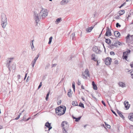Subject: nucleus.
Here are the masks:
<instances>
[{
	"label": "nucleus",
	"instance_id": "nucleus-1",
	"mask_svg": "<svg viewBox=\"0 0 133 133\" xmlns=\"http://www.w3.org/2000/svg\"><path fill=\"white\" fill-rule=\"evenodd\" d=\"M66 110V107L65 106H60L55 109L56 114L59 116L64 114Z\"/></svg>",
	"mask_w": 133,
	"mask_h": 133
},
{
	"label": "nucleus",
	"instance_id": "nucleus-2",
	"mask_svg": "<svg viewBox=\"0 0 133 133\" xmlns=\"http://www.w3.org/2000/svg\"><path fill=\"white\" fill-rule=\"evenodd\" d=\"M2 24V28H4L7 24V18L6 15L4 13H2L1 15Z\"/></svg>",
	"mask_w": 133,
	"mask_h": 133
},
{
	"label": "nucleus",
	"instance_id": "nucleus-3",
	"mask_svg": "<svg viewBox=\"0 0 133 133\" xmlns=\"http://www.w3.org/2000/svg\"><path fill=\"white\" fill-rule=\"evenodd\" d=\"M48 12L46 9L42 8V10L40 11L39 15L41 16L42 18L43 19L48 15Z\"/></svg>",
	"mask_w": 133,
	"mask_h": 133
},
{
	"label": "nucleus",
	"instance_id": "nucleus-4",
	"mask_svg": "<svg viewBox=\"0 0 133 133\" xmlns=\"http://www.w3.org/2000/svg\"><path fill=\"white\" fill-rule=\"evenodd\" d=\"M41 17L39 14L38 13H37L36 11H35L34 12V19L35 20L36 24L37 25L38 22L39 21L40 19H41Z\"/></svg>",
	"mask_w": 133,
	"mask_h": 133
},
{
	"label": "nucleus",
	"instance_id": "nucleus-5",
	"mask_svg": "<svg viewBox=\"0 0 133 133\" xmlns=\"http://www.w3.org/2000/svg\"><path fill=\"white\" fill-rule=\"evenodd\" d=\"M111 58L109 57L106 58L104 61L105 64L107 65H110L111 61Z\"/></svg>",
	"mask_w": 133,
	"mask_h": 133
},
{
	"label": "nucleus",
	"instance_id": "nucleus-6",
	"mask_svg": "<svg viewBox=\"0 0 133 133\" xmlns=\"http://www.w3.org/2000/svg\"><path fill=\"white\" fill-rule=\"evenodd\" d=\"M106 30V32L105 34V36H111L112 35L111 32L109 27H107Z\"/></svg>",
	"mask_w": 133,
	"mask_h": 133
},
{
	"label": "nucleus",
	"instance_id": "nucleus-7",
	"mask_svg": "<svg viewBox=\"0 0 133 133\" xmlns=\"http://www.w3.org/2000/svg\"><path fill=\"white\" fill-rule=\"evenodd\" d=\"M92 49L93 51L96 53H98L101 52V51L96 46L93 47Z\"/></svg>",
	"mask_w": 133,
	"mask_h": 133
},
{
	"label": "nucleus",
	"instance_id": "nucleus-8",
	"mask_svg": "<svg viewBox=\"0 0 133 133\" xmlns=\"http://www.w3.org/2000/svg\"><path fill=\"white\" fill-rule=\"evenodd\" d=\"M39 54H38L37 56L35 57L34 60L32 62V65L33 67H34L36 61L39 57Z\"/></svg>",
	"mask_w": 133,
	"mask_h": 133
},
{
	"label": "nucleus",
	"instance_id": "nucleus-9",
	"mask_svg": "<svg viewBox=\"0 0 133 133\" xmlns=\"http://www.w3.org/2000/svg\"><path fill=\"white\" fill-rule=\"evenodd\" d=\"M114 35L117 38L120 37V33L117 31L114 32Z\"/></svg>",
	"mask_w": 133,
	"mask_h": 133
},
{
	"label": "nucleus",
	"instance_id": "nucleus-10",
	"mask_svg": "<svg viewBox=\"0 0 133 133\" xmlns=\"http://www.w3.org/2000/svg\"><path fill=\"white\" fill-rule=\"evenodd\" d=\"M45 126L48 128V130L51 129L52 127L51 126V123H49V122H46L45 124Z\"/></svg>",
	"mask_w": 133,
	"mask_h": 133
},
{
	"label": "nucleus",
	"instance_id": "nucleus-11",
	"mask_svg": "<svg viewBox=\"0 0 133 133\" xmlns=\"http://www.w3.org/2000/svg\"><path fill=\"white\" fill-rule=\"evenodd\" d=\"M128 103V101H126L124 102L125 107L126 108L127 110L130 107V104H129Z\"/></svg>",
	"mask_w": 133,
	"mask_h": 133
},
{
	"label": "nucleus",
	"instance_id": "nucleus-12",
	"mask_svg": "<svg viewBox=\"0 0 133 133\" xmlns=\"http://www.w3.org/2000/svg\"><path fill=\"white\" fill-rule=\"evenodd\" d=\"M68 2V0H62L61 2V5H65Z\"/></svg>",
	"mask_w": 133,
	"mask_h": 133
},
{
	"label": "nucleus",
	"instance_id": "nucleus-13",
	"mask_svg": "<svg viewBox=\"0 0 133 133\" xmlns=\"http://www.w3.org/2000/svg\"><path fill=\"white\" fill-rule=\"evenodd\" d=\"M105 39V42L108 44H110L111 43V41L109 38H106L105 37L104 38Z\"/></svg>",
	"mask_w": 133,
	"mask_h": 133
},
{
	"label": "nucleus",
	"instance_id": "nucleus-14",
	"mask_svg": "<svg viewBox=\"0 0 133 133\" xmlns=\"http://www.w3.org/2000/svg\"><path fill=\"white\" fill-rule=\"evenodd\" d=\"M81 117H82V116H80L78 118H76V117H74V116H72V118L73 119H75V121L76 122H78L79 121V120H80V119H81Z\"/></svg>",
	"mask_w": 133,
	"mask_h": 133
},
{
	"label": "nucleus",
	"instance_id": "nucleus-15",
	"mask_svg": "<svg viewBox=\"0 0 133 133\" xmlns=\"http://www.w3.org/2000/svg\"><path fill=\"white\" fill-rule=\"evenodd\" d=\"M92 85L93 87V88L95 90H97V87L96 85L95 84L94 81H92Z\"/></svg>",
	"mask_w": 133,
	"mask_h": 133
},
{
	"label": "nucleus",
	"instance_id": "nucleus-16",
	"mask_svg": "<svg viewBox=\"0 0 133 133\" xmlns=\"http://www.w3.org/2000/svg\"><path fill=\"white\" fill-rule=\"evenodd\" d=\"M128 118L130 120L133 121V113L130 114L129 115Z\"/></svg>",
	"mask_w": 133,
	"mask_h": 133
},
{
	"label": "nucleus",
	"instance_id": "nucleus-17",
	"mask_svg": "<svg viewBox=\"0 0 133 133\" xmlns=\"http://www.w3.org/2000/svg\"><path fill=\"white\" fill-rule=\"evenodd\" d=\"M117 113L123 119H124V117L123 115L122 114V112L121 111H119L118 110H117Z\"/></svg>",
	"mask_w": 133,
	"mask_h": 133
},
{
	"label": "nucleus",
	"instance_id": "nucleus-18",
	"mask_svg": "<svg viewBox=\"0 0 133 133\" xmlns=\"http://www.w3.org/2000/svg\"><path fill=\"white\" fill-rule=\"evenodd\" d=\"M130 52L131 50L130 49H128L127 51L123 52V55H128V54L130 53Z\"/></svg>",
	"mask_w": 133,
	"mask_h": 133
},
{
	"label": "nucleus",
	"instance_id": "nucleus-19",
	"mask_svg": "<svg viewBox=\"0 0 133 133\" xmlns=\"http://www.w3.org/2000/svg\"><path fill=\"white\" fill-rule=\"evenodd\" d=\"M94 27H92V26H91L90 27H89V28H87L86 29V31L87 32H90L92 30V29Z\"/></svg>",
	"mask_w": 133,
	"mask_h": 133
},
{
	"label": "nucleus",
	"instance_id": "nucleus-20",
	"mask_svg": "<svg viewBox=\"0 0 133 133\" xmlns=\"http://www.w3.org/2000/svg\"><path fill=\"white\" fill-rule=\"evenodd\" d=\"M83 73L85 74L86 75H88V76L89 77L90 76V74L89 72V71L87 69H86L85 70L84 73Z\"/></svg>",
	"mask_w": 133,
	"mask_h": 133
},
{
	"label": "nucleus",
	"instance_id": "nucleus-21",
	"mask_svg": "<svg viewBox=\"0 0 133 133\" xmlns=\"http://www.w3.org/2000/svg\"><path fill=\"white\" fill-rule=\"evenodd\" d=\"M119 85L120 86L122 87H125V84L122 82H119Z\"/></svg>",
	"mask_w": 133,
	"mask_h": 133
},
{
	"label": "nucleus",
	"instance_id": "nucleus-22",
	"mask_svg": "<svg viewBox=\"0 0 133 133\" xmlns=\"http://www.w3.org/2000/svg\"><path fill=\"white\" fill-rule=\"evenodd\" d=\"M119 16L122 15L125 12V11L124 10H122L121 11H119Z\"/></svg>",
	"mask_w": 133,
	"mask_h": 133
},
{
	"label": "nucleus",
	"instance_id": "nucleus-23",
	"mask_svg": "<svg viewBox=\"0 0 133 133\" xmlns=\"http://www.w3.org/2000/svg\"><path fill=\"white\" fill-rule=\"evenodd\" d=\"M72 104L74 106H78L77 102L76 101H73L72 102Z\"/></svg>",
	"mask_w": 133,
	"mask_h": 133
},
{
	"label": "nucleus",
	"instance_id": "nucleus-24",
	"mask_svg": "<svg viewBox=\"0 0 133 133\" xmlns=\"http://www.w3.org/2000/svg\"><path fill=\"white\" fill-rule=\"evenodd\" d=\"M62 21V18H58L57 19L56 21H55L56 23L57 24L61 22V21Z\"/></svg>",
	"mask_w": 133,
	"mask_h": 133
},
{
	"label": "nucleus",
	"instance_id": "nucleus-25",
	"mask_svg": "<svg viewBox=\"0 0 133 133\" xmlns=\"http://www.w3.org/2000/svg\"><path fill=\"white\" fill-rule=\"evenodd\" d=\"M68 123L66 121H64L62 122L61 125L62 127H63L66 124L67 125Z\"/></svg>",
	"mask_w": 133,
	"mask_h": 133
},
{
	"label": "nucleus",
	"instance_id": "nucleus-26",
	"mask_svg": "<svg viewBox=\"0 0 133 133\" xmlns=\"http://www.w3.org/2000/svg\"><path fill=\"white\" fill-rule=\"evenodd\" d=\"M11 61L10 60H8L6 64V66L7 67H9L10 66V63L11 62Z\"/></svg>",
	"mask_w": 133,
	"mask_h": 133
},
{
	"label": "nucleus",
	"instance_id": "nucleus-27",
	"mask_svg": "<svg viewBox=\"0 0 133 133\" xmlns=\"http://www.w3.org/2000/svg\"><path fill=\"white\" fill-rule=\"evenodd\" d=\"M82 76H83V78L84 79H86L87 78V77L88 76V75H86L85 74H84L83 73H82Z\"/></svg>",
	"mask_w": 133,
	"mask_h": 133
},
{
	"label": "nucleus",
	"instance_id": "nucleus-28",
	"mask_svg": "<svg viewBox=\"0 0 133 133\" xmlns=\"http://www.w3.org/2000/svg\"><path fill=\"white\" fill-rule=\"evenodd\" d=\"M75 83L74 82H73L72 83V87L74 91H75Z\"/></svg>",
	"mask_w": 133,
	"mask_h": 133
},
{
	"label": "nucleus",
	"instance_id": "nucleus-29",
	"mask_svg": "<svg viewBox=\"0 0 133 133\" xmlns=\"http://www.w3.org/2000/svg\"><path fill=\"white\" fill-rule=\"evenodd\" d=\"M78 106L80 107H81L82 108H84V104L82 103H81V102H80L79 104V105H78Z\"/></svg>",
	"mask_w": 133,
	"mask_h": 133
},
{
	"label": "nucleus",
	"instance_id": "nucleus-30",
	"mask_svg": "<svg viewBox=\"0 0 133 133\" xmlns=\"http://www.w3.org/2000/svg\"><path fill=\"white\" fill-rule=\"evenodd\" d=\"M52 36L50 37L49 38V42H48V44H51V42L52 40Z\"/></svg>",
	"mask_w": 133,
	"mask_h": 133
},
{
	"label": "nucleus",
	"instance_id": "nucleus-31",
	"mask_svg": "<svg viewBox=\"0 0 133 133\" xmlns=\"http://www.w3.org/2000/svg\"><path fill=\"white\" fill-rule=\"evenodd\" d=\"M117 43V41H116L115 42H113L112 43V44L114 45V46H115L116 47H117L118 46Z\"/></svg>",
	"mask_w": 133,
	"mask_h": 133
},
{
	"label": "nucleus",
	"instance_id": "nucleus-32",
	"mask_svg": "<svg viewBox=\"0 0 133 133\" xmlns=\"http://www.w3.org/2000/svg\"><path fill=\"white\" fill-rule=\"evenodd\" d=\"M123 58L125 59L126 60H127V59L128 58V56L126 55H123Z\"/></svg>",
	"mask_w": 133,
	"mask_h": 133
},
{
	"label": "nucleus",
	"instance_id": "nucleus-33",
	"mask_svg": "<svg viewBox=\"0 0 133 133\" xmlns=\"http://www.w3.org/2000/svg\"><path fill=\"white\" fill-rule=\"evenodd\" d=\"M75 33L74 32L73 33H72L71 35V37H72V40H74V37L75 36Z\"/></svg>",
	"mask_w": 133,
	"mask_h": 133
},
{
	"label": "nucleus",
	"instance_id": "nucleus-34",
	"mask_svg": "<svg viewBox=\"0 0 133 133\" xmlns=\"http://www.w3.org/2000/svg\"><path fill=\"white\" fill-rule=\"evenodd\" d=\"M130 35L129 34H128L127 36L126 37V40L127 41L129 40L130 39Z\"/></svg>",
	"mask_w": 133,
	"mask_h": 133
},
{
	"label": "nucleus",
	"instance_id": "nucleus-35",
	"mask_svg": "<svg viewBox=\"0 0 133 133\" xmlns=\"http://www.w3.org/2000/svg\"><path fill=\"white\" fill-rule=\"evenodd\" d=\"M91 57H92V59L94 60L95 58V54H92L91 55Z\"/></svg>",
	"mask_w": 133,
	"mask_h": 133
},
{
	"label": "nucleus",
	"instance_id": "nucleus-36",
	"mask_svg": "<svg viewBox=\"0 0 133 133\" xmlns=\"http://www.w3.org/2000/svg\"><path fill=\"white\" fill-rule=\"evenodd\" d=\"M105 123V126H106L107 128H109V129H110V125L108 124H106V123L105 122H104Z\"/></svg>",
	"mask_w": 133,
	"mask_h": 133
},
{
	"label": "nucleus",
	"instance_id": "nucleus-37",
	"mask_svg": "<svg viewBox=\"0 0 133 133\" xmlns=\"http://www.w3.org/2000/svg\"><path fill=\"white\" fill-rule=\"evenodd\" d=\"M67 95L69 97H71L72 95L71 92H68L67 93Z\"/></svg>",
	"mask_w": 133,
	"mask_h": 133
},
{
	"label": "nucleus",
	"instance_id": "nucleus-38",
	"mask_svg": "<svg viewBox=\"0 0 133 133\" xmlns=\"http://www.w3.org/2000/svg\"><path fill=\"white\" fill-rule=\"evenodd\" d=\"M49 92L48 93L46 94V96L45 98V99L46 101L48 99V97H49Z\"/></svg>",
	"mask_w": 133,
	"mask_h": 133
},
{
	"label": "nucleus",
	"instance_id": "nucleus-39",
	"mask_svg": "<svg viewBox=\"0 0 133 133\" xmlns=\"http://www.w3.org/2000/svg\"><path fill=\"white\" fill-rule=\"evenodd\" d=\"M116 26L117 28L120 27L121 26V25L118 23H117L116 24Z\"/></svg>",
	"mask_w": 133,
	"mask_h": 133
},
{
	"label": "nucleus",
	"instance_id": "nucleus-40",
	"mask_svg": "<svg viewBox=\"0 0 133 133\" xmlns=\"http://www.w3.org/2000/svg\"><path fill=\"white\" fill-rule=\"evenodd\" d=\"M34 41V40H33L32 41H31V42H31V44H31V48L32 49L34 47V46L33 42Z\"/></svg>",
	"mask_w": 133,
	"mask_h": 133
},
{
	"label": "nucleus",
	"instance_id": "nucleus-41",
	"mask_svg": "<svg viewBox=\"0 0 133 133\" xmlns=\"http://www.w3.org/2000/svg\"><path fill=\"white\" fill-rule=\"evenodd\" d=\"M126 4V2H125L124 3H123L119 7V8H121L122 7L124 6Z\"/></svg>",
	"mask_w": 133,
	"mask_h": 133
},
{
	"label": "nucleus",
	"instance_id": "nucleus-42",
	"mask_svg": "<svg viewBox=\"0 0 133 133\" xmlns=\"http://www.w3.org/2000/svg\"><path fill=\"white\" fill-rule=\"evenodd\" d=\"M42 82H41L39 84L38 87V89H39V88H41V87L42 86Z\"/></svg>",
	"mask_w": 133,
	"mask_h": 133
},
{
	"label": "nucleus",
	"instance_id": "nucleus-43",
	"mask_svg": "<svg viewBox=\"0 0 133 133\" xmlns=\"http://www.w3.org/2000/svg\"><path fill=\"white\" fill-rule=\"evenodd\" d=\"M111 111L116 116H117V115L116 114V113L115 111H114L112 109H111Z\"/></svg>",
	"mask_w": 133,
	"mask_h": 133
},
{
	"label": "nucleus",
	"instance_id": "nucleus-44",
	"mask_svg": "<svg viewBox=\"0 0 133 133\" xmlns=\"http://www.w3.org/2000/svg\"><path fill=\"white\" fill-rule=\"evenodd\" d=\"M110 54L111 55L114 56L115 55V53L113 51H111L110 52Z\"/></svg>",
	"mask_w": 133,
	"mask_h": 133
},
{
	"label": "nucleus",
	"instance_id": "nucleus-45",
	"mask_svg": "<svg viewBox=\"0 0 133 133\" xmlns=\"http://www.w3.org/2000/svg\"><path fill=\"white\" fill-rule=\"evenodd\" d=\"M102 104L105 106H106V105L105 103V102L103 101H102V102H101Z\"/></svg>",
	"mask_w": 133,
	"mask_h": 133
},
{
	"label": "nucleus",
	"instance_id": "nucleus-46",
	"mask_svg": "<svg viewBox=\"0 0 133 133\" xmlns=\"http://www.w3.org/2000/svg\"><path fill=\"white\" fill-rule=\"evenodd\" d=\"M114 63L115 64H118V61L117 60H115L114 61Z\"/></svg>",
	"mask_w": 133,
	"mask_h": 133
},
{
	"label": "nucleus",
	"instance_id": "nucleus-47",
	"mask_svg": "<svg viewBox=\"0 0 133 133\" xmlns=\"http://www.w3.org/2000/svg\"><path fill=\"white\" fill-rule=\"evenodd\" d=\"M115 18L117 19H119L120 18V17H119V16H116L115 17Z\"/></svg>",
	"mask_w": 133,
	"mask_h": 133
},
{
	"label": "nucleus",
	"instance_id": "nucleus-48",
	"mask_svg": "<svg viewBox=\"0 0 133 133\" xmlns=\"http://www.w3.org/2000/svg\"><path fill=\"white\" fill-rule=\"evenodd\" d=\"M114 45L112 43V44L110 45V47L111 48H114Z\"/></svg>",
	"mask_w": 133,
	"mask_h": 133
},
{
	"label": "nucleus",
	"instance_id": "nucleus-49",
	"mask_svg": "<svg viewBox=\"0 0 133 133\" xmlns=\"http://www.w3.org/2000/svg\"><path fill=\"white\" fill-rule=\"evenodd\" d=\"M117 44H118L119 45H121V43L118 41H117Z\"/></svg>",
	"mask_w": 133,
	"mask_h": 133
},
{
	"label": "nucleus",
	"instance_id": "nucleus-50",
	"mask_svg": "<svg viewBox=\"0 0 133 133\" xmlns=\"http://www.w3.org/2000/svg\"><path fill=\"white\" fill-rule=\"evenodd\" d=\"M61 100H60V101H58L57 104L58 105H60L61 104Z\"/></svg>",
	"mask_w": 133,
	"mask_h": 133
},
{
	"label": "nucleus",
	"instance_id": "nucleus-51",
	"mask_svg": "<svg viewBox=\"0 0 133 133\" xmlns=\"http://www.w3.org/2000/svg\"><path fill=\"white\" fill-rule=\"evenodd\" d=\"M56 65H57V64H53L52 65V67H55V66H56Z\"/></svg>",
	"mask_w": 133,
	"mask_h": 133
},
{
	"label": "nucleus",
	"instance_id": "nucleus-52",
	"mask_svg": "<svg viewBox=\"0 0 133 133\" xmlns=\"http://www.w3.org/2000/svg\"><path fill=\"white\" fill-rule=\"evenodd\" d=\"M50 65V64H48L46 66H45V69H47L48 68V66H49Z\"/></svg>",
	"mask_w": 133,
	"mask_h": 133
},
{
	"label": "nucleus",
	"instance_id": "nucleus-53",
	"mask_svg": "<svg viewBox=\"0 0 133 133\" xmlns=\"http://www.w3.org/2000/svg\"><path fill=\"white\" fill-rule=\"evenodd\" d=\"M63 128L64 129V130L63 131V133H68L64 129V128Z\"/></svg>",
	"mask_w": 133,
	"mask_h": 133
},
{
	"label": "nucleus",
	"instance_id": "nucleus-54",
	"mask_svg": "<svg viewBox=\"0 0 133 133\" xmlns=\"http://www.w3.org/2000/svg\"><path fill=\"white\" fill-rule=\"evenodd\" d=\"M20 116H18L17 117H16L15 118V120H17L18 119H19V118L20 117Z\"/></svg>",
	"mask_w": 133,
	"mask_h": 133
},
{
	"label": "nucleus",
	"instance_id": "nucleus-55",
	"mask_svg": "<svg viewBox=\"0 0 133 133\" xmlns=\"http://www.w3.org/2000/svg\"><path fill=\"white\" fill-rule=\"evenodd\" d=\"M27 73L25 74V77L24 78V80H25V79H26V78L27 77Z\"/></svg>",
	"mask_w": 133,
	"mask_h": 133
},
{
	"label": "nucleus",
	"instance_id": "nucleus-56",
	"mask_svg": "<svg viewBox=\"0 0 133 133\" xmlns=\"http://www.w3.org/2000/svg\"><path fill=\"white\" fill-rule=\"evenodd\" d=\"M17 77L18 78V79H20L21 78V76L20 75H18L17 76Z\"/></svg>",
	"mask_w": 133,
	"mask_h": 133
},
{
	"label": "nucleus",
	"instance_id": "nucleus-57",
	"mask_svg": "<svg viewBox=\"0 0 133 133\" xmlns=\"http://www.w3.org/2000/svg\"><path fill=\"white\" fill-rule=\"evenodd\" d=\"M133 71V69H132L130 70H129L128 71V72H130V73H131V72H132Z\"/></svg>",
	"mask_w": 133,
	"mask_h": 133
},
{
	"label": "nucleus",
	"instance_id": "nucleus-58",
	"mask_svg": "<svg viewBox=\"0 0 133 133\" xmlns=\"http://www.w3.org/2000/svg\"><path fill=\"white\" fill-rule=\"evenodd\" d=\"M78 85H80L81 84V82L79 81V80H78Z\"/></svg>",
	"mask_w": 133,
	"mask_h": 133
},
{
	"label": "nucleus",
	"instance_id": "nucleus-59",
	"mask_svg": "<svg viewBox=\"0 0 133 133\" xmlns=\"http://www.w3.org/2000/svg\"><path fill=\"white\" fill-rule=\"evenodd\" d=\"M31 118V117H29L27 119H26L25 121H28L29 119H30Z\"/></svg>",
	"mask_w": 133,
	"mask_h": 133
},
{
	"label": "nucleus",
	"instance_id": "nucleus-60",
	"mask_svg": "<svg viewBox=\"0 0 133 133\" xmlns=\"http://www.w3.org/2000/svg\"><path fill=\"white\" fill-rule=\"evenodd\" d=\"M25 118H26V116H25V115L24 116H23V120L25 121V120L26 119Z\"/></svg>",
	"mask_w": 133,
	"mask_h": 133
},
{
	"label": "nucleus",
	"instance_id": "nucleus-61",
	"mask_svg": "<svg viewBox=\"0 0 133 133\" xmlns=\"http://www.w3.org/2000/svg\"><path fill=\"white\" fill-rule=\"evenodd\" d=\"M29 77L28 76L27 77V79H26V82H28V81H29V80H28V78H29Z\"/></svg>",
	"mask_w": 133,
	"mask_h": 133
},
{
	"label": "nucleus",
	"instance_id": "nucleus-62",
	"mask_svg": "<svg viewBox=\"0 0 133 133\" xmlns=\"http://www.w3.org/2000/svg\"><path fill=\"white\" fill-rule=\"evenodd\" d=\"M97 63L96 64V65L97 66L99 65V64L100 63V62H98V61H97Z\"/></svg>",
	"mask_w": 133,
	"mask_h": 133
},
{
	"label": "nucleus",
	"instance_id": "nucleus-63",
	"mask_svg": "<svg viewBox=\"0 0 133 133\" xmlns=\"http://www.w3.org/2000/svg\"><path fill=\"white\" fill-rule=\"evenodd\" d=\"M130 66H131V68H133V65L132 64H130Z\"/></svg>",
	"mask_w": 133,
	"mask_h": 133
},
{
	"label": "nucleus",
	"instance_id": "nucleus-64",
	"mask_svg": "<svg viewBox=\"0 0 133 133\" xmlns=\"http://www.w3.org/2000/svg\"><path fill=\"white\" fill-rule=\"evenodd\" d=\"M81 88L82 89H84V87H83V86L82 85H81Z\"/></svg>",
	"mask_w": 133,
	"mask_h": 133
}]
</instances>
